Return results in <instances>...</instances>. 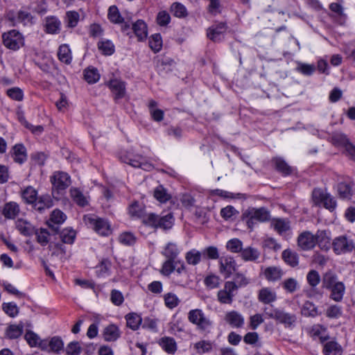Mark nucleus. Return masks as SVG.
Segmentation results:
<instances>
[{
    "label": "nucleus",
    "mask_w": 355,
    "mask_h": 355,
    "mask_svg": "<svg viewBox=\"0 0 355 355\" xmlns=\"http://www.w3.org/2000/svg\"><path fill=\"white\" fill-rule=\"evenodd\" d=\"M128 214L135 220H143V222H169L174 220L173 212L167 211L160 218L153 213H147L145 205L138 201L132 202L128 207Z\"/></svg>",
    "instance_id": "nucleus-1"
},
{
    "label": "nucleus",
    "mask_w": 355,
    "mask_h": 355,
    "mask_svg": "<svg viewBox=\"0 0 355 355\" xmlns=\"http://www.w3.org/2000/svg\"><path fill=\"white\" fill-rule=\"evenodd\" d=\"M189 321L196 326L200 332L208 334L212 329V321L205 315L201 309H196L189 311L188 313Z\"/></svg>",
    "instance_id": "nucleus-2"
},
{
    "label": "nucleus",
    "mask_w": 355,
    "mask_h": 355,
    "mask_svg": "<svg viewBox=\"0 0 355 355\" xmlns=\"http://www.w3.org/2000/svg\"><path fill=\"white\" fill-rule=\"evenodd\" d=\"M52 184V195L54 198L58 200L64 191L71 184L69 175L64 172H55L51 177Z\"/></svg>",
    "instance_id": "nucleus-3"
},
{
    "label": "nucleus",
    "mask_w": 355,
    "mask_h": 355,
    "mask_svg": "<svg viewBox=\"0 0 355 355\" xmlns=\"http://www.w3.org/2000/svg\"><path fill=\"white\" fill-rule=\"evenodd\" d=\"M312 199L315 205H322L326 209L333 211L336 207V201L326 190L314 189Z\"/></svg>",
    "instance_id": "nucleus-4"
},
{
    "label": "nucleus",
    "mask_w": 355,
    "mask_h": 355,
    "mask_svg": "<svg viewBox=\"0 0 355 355\" xmlns=\"http://www.w3.org/2000/svg\"><path fill=\"white\" fill-rule=\"evenodd\" d=\"M242 219L246 222L254 220L259 222H266L270 220V212L264 207L254 208L249 207L242 214Z\"/></svg>",
    "instance_id": "nucleus-5"
},
{
    "label": "nucleus",
    "mask_w": 355,
    "mask_h": 355,
    "mask_svg": "<svg viewBox=\"0 0 355 355\" xmlns=\"http://www.w3.org/2000/svg\"><path fill=\"white\" fill-rule=\"evenodd\" d=\"M3 45L11 50L16 51L24 45V37L21 34L16 31L12 30L2 35Z\"/></svg>",
    "instance_id": "nucleus-6"
},
{
    "label": "nucleus",
    "mask_w": 355,
    "mask_h": 355,
    "mask_svg": "<svg viewBox=\"0 0 355 355\" xmlns=\"http://www.w3.org/2000/svg\"><path fill=\"white\" fill-rule=\"evenodd\" d=\"M332 247L336 254L350 253L355 249L353 240L346 236L336 237L333 241Z\"/></svg>",
    "instance_id": "nucleus-7"
},
{
    "label": "nucleus",
    "mask_w": 355,
    "mask_h": 355,
    "mask_svg": "<svg viewBox=\"0 0 355 355\" xmlns=\"http://www.w3.org/2000/svg\"><path fill=\"white\" fill-rule=\"evenodd\" d=\"M236 291V286L234 283L230 281L225 282L224 288L218 293V300L223 304H231Z\"/></svg>",
    "instance_id": "nucleus-8"
},
{
    "label": "nucleus",
    "mask_w": 355,
    "mask_h": 355,
    "mask_svg": "<svg viewBox=\"0 0 355 355\" xmlns=\"http://www.w3.org/2000/svg\"><path fill=\"white\" fill-rule=\"evenodd\" d=\"M51 230L55 234H60L62 241L64 243L72 244L76 238V232L72 229H64L60 231V223H49Z\"/></svg>",
    "instance_id": "nucleus-9"
},
{
    "label": "nucleus",
    "mask_w": 355,
    "mask_h": 355,
    "mask_svg": "<svg viewBox=\"0 0 355 355\" xmlns=\"http://www.w3.org/2000/svg\"><path fill=\"white\" fill-rule=\"evenodd\" d=\"M8 19L13 23V25L22 24L25 26L33 24V17L30 12L26 11L20 10L17 15H15L12 12H10L8 14Z\"/></svg>",
    "instance_id": "nucleus-10"
},
{
    "label": "nucleus",
    "mask_w": 355,
    "mask_h": 355,
    "mask_svg": "<svg viewBox=\"0 0 355 355\" xmlns=\"http://www.w3.org/2000/svg\"><path fill=\"white\" fill-rule=\"evenodd\" d=\"M227 30L225 23L219 22L210 26L207 33L208 38L214 42H219L221 40L223 35Z\"/></svg>",
    "instance_id": "nucleus-11"
},
{
    "label": "nucleus",
    "mask_w": 355,
    "mask_h": 355,
    "mask_svg": "<svg viewBox=\"0 0 355 355\" xmlns=\"http://www.w3.org/2000/svg\"><path fill=\"white\" fill-rule=\"evenodd\" d=\"M297 243L302 249L304 250H310L315 245L317 239L311 232H303L299 236Z\"/></svg>",
    "instance_id": "nucleus-12"
},
{
    "label": "nucleus",
    "mask_w": 355,
    "mask_h": 355,
    "mask_svg": "<svg viewBox=\"0 0 355 355\" xmlns=\"http://www.w3.org/2000/svg\"><path fill=\"white\" fill-rule=\"evenodd\" d=\"M225 322L234 328H241L244 324V318L239 312L231 311L227 312L225 316Z\"/></svg>",
    "instance_id": "nucleus-13"
},
{
    "label": "nucleus",
    "mask_w": 355,
    "mask_h": 355,
    "mask_svg": "<svg viewBox=\"0 0 355 355\" xmlns=\"http://www.w3.org/2000/svg\"><path fill=\"white\" fill-rule=\"evenodd\" d=\"M236 262L232 257H223L220 261V271L221 273H224L226 277L230 276V275L235 270Z\"/></svg>",
    "instance_id": "nucleus-14"
},
{
    "label": "nucleus",
    "mask_w": 355,
    "mask_h": 355,
    "mask_svg": "<svg viewBox=\"0 0 355 355\" xmlns=\"http://www.w3.org/2000/svg\"><path fill=\"white\" fill-rule=\"evenodd\" d=\"M102 335L105 341L113 342L120 337L121 333L116 325L110 324L104 328Z\"/></svg>",
    "instance_id": "nucleus-15"
},
{
    "label": "nucleus",
    "mask_w": 355,
    "mask_h": 355,
    "mask_svg": "<svg viewBox=\"0 0 355 355\" xmlns=\"http://www.w3.org/2000/svg\"><path fill=\"white\" fill-rule=\"evenodd\" d=\"M109 87L115 99L121 98L124 96L125 86L123 82L117 79L112 80L109 83Z\"/></svg>",
    "instance_id": "nucleus-16"
},
{
    "label": "nucleus",
    "mask_w": 355,
    "mask_h": 355,
    "mask_svg": "<svg viewBox=\"0 0 355 355\" xmlns=\"http://www.w3.org/2000/svg\"><path fill=\"white\" fill-rule=\"evenodd\" d=\"M263 274L265 278L269 282L279 280L284 272L281 268L277 266H269L264 268Z\"/></svg>",
    "instance_id": "nucleus-17"
},
{
    "label": "nucleus",
    "mask_w": 355,
    "mask_h": 355,
    "mask_svg": "<svg viewBox=\"0 0 355 355\" xmlns=\"http://www.w3.org/2000/svg\"><path fill=\"white\" fill-rule=\"evenodd\" d=\"M258 300L263 304H270L277 300L276 293L270 288H263L259 291Z\"/></svg>",
    "instance_id": "nucleus-18"
},
{
    "label": "nucleus",
    "mask_w": 355,
    "mask_h": 355,
    "mask_svg": "<svg viewBox=\"0 0 355 355\" xmlns=\"http://www.w3.org/2000/svg\"><path fill=\"white\" fill-rule=\"evenodd\" d=\"M12 157L15 162L24 163L27 159V153L25 146L21 144L15 145L12 148Z\"/></svg>",
    "instance_id": "nucleus-19"
},
{
    "label": "nucleus",
    "mask_w": 355,
    "mask_h": 355,
    "mask_svg": "<svg viewBox=\"0 0 355 355\" xmlns=\"http://www.w3.org/2000/svg\"><path fill=\"white\" fill-rule=\"evenodd\" d=\"M132 30L139 41H143L146 39L148 35L147 25L143 20L139 19L134 23Z\"/></svg>",
    "instance_id": "nucleus-20"
},
{
    "label": "nucleus",
    "mask_w": 355,
    "mask_h": 355,
    "mask_svg": "<svg viewBox=\"0 0 355 355\" xmlns=\"http://www.w3.org/2000/svg\"><path fill=\"white\" fill-rule=\"evenodd\" d=\"M19 213V205L15 202H10L4 205L3 216L9 220H14Z\"/></svg>",
    "instance_id": "nucleus-21"
},
{
    "label": "nucleus",
    "mask_w": 355,
    "mask_h": 355,
    "mask_svg": "<svg viewBox=\"0 0 355 355\" xmlns=\"http://www.w3.org/2000/svg\"><path fill=\"white\" fill-rule=\"evenodd\" d=\"M329 290L331 291L330 298L335 302H340L345 292V286L342 282H338Z\"/></svg>",
    "instance_id": "nucleus-22"
},
{
    "label": "nucleus",
    "mask_w": 355,
    "mask_h": 355,
    "mask_svg": "<svg viewBox=\"0 0 355 355\" xmlns=\"http://www.w3.org/2000/svg\"><path fill=\"white\" fill-rule=\"evenodd\" d=\"M282 259L291 267H296L299 264V257L297 252L290 249L284 250L282 254Z\"/></svg>",
    "instance_id": "nucleus-23"
},
{
    "label": "nucleus",
    "mask_w": 355,
    "mask_h": 355,
    "mask_svg": "<svg viewBox=\"0 0 355 355\" xmlns=\"http://www.w3.org/2000/svg\"><path fill=\"white\" fill-rule=\"evenodd\" d=\"M273 317L272 315H271ZM275 320L287 326H291L296 321V316L294 314L286 313L279 309L275 314Z\"/></svg>",
    "instance_id": "nucleus-24"
},
{
    "label": "nucleus",
    "mask_w": 355,
    "mask_h": 355,
    "mask_svg": "<svg viewBox=\"0 0 355 355\" xmlns=\"http://www.w3.org/2000/svg\"><path fill=\"white\" fill-rule=\"evenodd\" d=\"M323 352L324 355H342L343 348L337 342L330 340L324 344Z\"/></svg>",
    "instance_id": "nucleus-25"
},
{
    "label": "nucleus",
    "mask_w": 355,
    "mask_h": 355,
    "mask_svg": "<svg viewBox=\"0 0 355 355\" xmlns=\"http://www.w3.org/2000/svg\"><path fill=\"white\" fill-rule=\"evenodd\" d=\"M70 196L78 206L85 207L88 205V197L85 196L78 189L71 188L70 189Z\"/></svg>",
    "instance_id": "nucleus-26"
},
{
    "label": "nucleus",
    "mask_w": 355,
    "mask_h": 355,
    "mask_svg": "<svg viewBox=\"0 0 355 355\" xmlns=\"http://www.w3.org/2000/svg\"><path fill=\"white\" fill-rule=\"evenodd\" d=\"M301 313L305 317L315 318L320 313L317 306L310 301H306L301 309Z\"/></svg>",
    "instance_id": "nucleus-27"
},
{
    "label": "nucleus",
    "mask_w": 355,
    "mask_h": 355,
    "mask_svg": "<svg viewBox=\"0 0 355 355\" xmlns=\"http://www.w3.org/2000/svg\"><path fill=\"white\" fill-rule=\"evenodd\" d=\"M338 282V276L331 270L326 272L322 278V286L327 289H329Z\"/></svg>",
    "instance_id": "nucleus-28"
},
{
    "label": "nucleus",
    "mask_w": 355,
    "mask_h": 355,
    "mask_svg": "<svg viewBox=\"0 0 355 355\" xmlns=\"http://www.w3.org/2000/svg\"><path fill=\"white\" fill-rule=\"evenodd\" d=\"M241 252L242 259L246 261H254L260 256L259 250L252 247L243 249Z\"/></svg>",
    "instance_id": "nucleus-29"
},
{
    "label": "nucleus",
    "mask_w": 355,
    "mask_h": 355,
    "mask_svg": "<svg viewBox=\"0 0 355 355\" xmlns=\"http://www.w3.org/2000/svg\"><path fill=\"white\" fill-rule=\"evenodd\" d=\"M160 345L168 354H174L177 350V344L174 338L171 337L162 338Z\"/></svg>",
    "instance_id": "nucleus-30"
},
{
    "label": "nucleus",
    "mask_w": 355,
    "mask_h": 355,
    "mask_svg": "<svg viewBox=\"0 0 355 355\" xmlns=\"http://www.w3.org/2000/svg\"><path fill=\"white\" fill-rule=\"evenodd\" d=\"M53 205V202L51 197L49 195H44L40 196L35 202L34 208L40 211H42L45 208H49Z\"/></svg>",
    "instance_id": "nucleus-31"
},
{
    "label": "nucleus",
    "mask_w": 355,
    "mask_h": 355,
    "mask_svg": "<svg viewBox=\"0 0 355 355\" xmlns=\"http://www.w3.org/2000/svg\"><path fill=\"white\" fill-rule=\"evenodd\" d=\"M125 319L127 326L132 330H137L142 322L140 315L135 313L126 315Z\"/></svg>",
    "instance_id": "nucleus-32"
},
{
    "label": "nucleus",
    "mask_w": 355,
    "mask_h": 355,
    "mask_svg": "<svg viewBox=\"0 0 355 355\" xmlns=\"http://www.w3.org/2000/svg\"><path fill=\"white\" fill-rule=\"evenodd\" d=\"M58 56L61 62L67 64L71 63V51L69 47L67 44H62L59 47Z\"/></svg>",
    "instance_id": "nucleus-33"
},
{
    "label": "nucleus",
    "mask_w": 355,
    "mask_h": 355,
    "mask_svg": "<svg viewBox=\"0 0 355 355\" xmlns=\"http://www.w3.org/2000/svg\"><path fill=\"white\" fill-rule=\"evenodd\" d=\"M46 31L49 33L54 34L60 30V22L53 17H47L46 19Z\"/></svg>",
    "instance_id": "nucleus-34"
},
{
    "label": "nucleus",
    "mask_w": 355,
    "mask_h": 355,
    "mask_svg": "<svg viewBox=\"0 0 355 355\" xmlns=\"http://www.w3.org/2000/svg\"><path fill=\"white\" fill-rule=\"evenodd\" d=\"M338 192L340 198L349 199L353 194L352 185L345 182H340L338 184Z\"/></svg>",
    "instance_id": "nucleus-35"
},
{
    "label": "nucleus",
    "mask_w": 355,
    "mask_h": 355,
    "mask_svg": "<svg viewBox=\"0 0 355 355\" xmlns=\"http://www.w3.org/2000/svg\"><path fill=\"white\" fill-rule=\"evenodd\" d=\"M85 80L89 84L96 83L100 78V75L96 68H87L84 71Z\"/></svg>",
    "instance_id": "nucleus-36"
},
{
    "label": "nucleus",
    "mask_w": 355,
    "mask_h": 355,
    "mask_svg": "<svg viewBox=\"0 0 355 355\" xmlns=\"http://www.w3.org/2000/svg\"><path fill=\"white\" fill-rule=\"evenodd\" d=\"M21 197L26 202L29 204L34 203L37 200V191L32 187H28L23 191Z\"/></svg>",
    "instance_id": "nucleus-37"
},
{
    "label": "nucleus",
    "mask_w": 355,
    "mask_h": 355,
    "mask_svg": "<svg viewBox=\"0 0 355 355\" xmlns=\"http://www.w3.org/2000/svg\"><path fill=\"white\" fill-rule=\"evenodd\" d=\"M92 228L101 236H108L112 234V229L109 223H90Z\"/></svg>",
    "instance_id": "nucleus-38"
},
{
    "label": "nucleus",
    "mask_w": 355,
    "mask_h": 355,
    "mask_svg": "<svg viewBox=\"0 0 355 355\" xmlns=\"http://www.w3.org/2000/svg\"><path fill=\"white\" fill-rule=\"evenodd\" d=\"M108 19L110 21L114 24L123 23V18L121 16V14L115 6H112L108 10Z\"/></svg>",
    "instance_id": "nucleus-39"
},
{
    "label": "nucleus",
    "mask_w": 355,
    "mask_h": 355,
    "mask_svg": "<svg viewBox=\"0 0 355 355\" xmlns=\"http://www.w3.org/2000/svg\"><path fill=\"white\" fill-rule=\"evenodd\" d=\"M306 280L309 286L314 288L320 284L321 278L318 271L311 270L306 275Z\"/></svg>",
    "instance_id": "nucleus-40"
},
{
    "label": "nucleus",
    "mask_w": 355,
    "mask_h": 355,
    "mask_svg": "<svg viewBox=\"0 0 355 355\" xmlns=\"http://www.w3.org/2000/svg\"><path fill=\"white\" fill-rule=\"evenodd\" d=\"M194 349L198 354L207 353L212 349V343L209 340H200L194 344Z\"/></svg>",
    "instance_id": "nucleus-41"
},
{
    "label": "nucleus",
    "mask_w": 355,
    "mask_h": 355,
    "mask_svg": "<svg viewBox=\"0 0 355 355\" xmlns=\"http://www.w3.org/2000/svg\"><path fill=\"white\" fill-rule=\"evenodd\" d=\"M149 46L155 52H159L162 46V40L160 34L153 35L149 40Z\"/></svg>",
    "instance_id": "nucleus-42"
},
{
    "label": "nucleus",
    "mask_w": 355,
    "mask_h": 355,
    "mask_svg": "<svg viewBox=\"0 0 355 355\" xmlns=\"http://www.w3.org/2000/svg\"><path fill=\"white\" fill-rule=\"evenodd\" d=\"M154 197L160 202H165L171 198V196L162 185L155 188Z\"/></svg>",
    "instance_id": "nucleus-43"
},
{
    "label": "nucleus",
    "mask_w": 355,
    "mask_h": 355,
    "mask_svg": "<svg viewBox=\"0 0 355 355\" xmlns=\"http://www.w3.org/2000/svg\"><path fill=\"white\" fill-rule=\"evenodd\" d=\"M282 287L288 293H293L298 289L299 284L295 278L291 277L285 279L282 282Z\"/></svg>",
    "instance_id": "nucleus-44"
},
{
    "label": "nucleus",
    "mask_w": 355,
    "mask_h": 355,
    "mask_svg": "<svg viewBox=\"0 0 355 355\" xmlns=\"http://www.w3.org/2000/svg\"><path fill=\"white\" fill-rule=\"evenodd\" d=\"M23 332V326L22 325H15L11 324L10 325L7 330L6 334L7 336L10 339L17 338H19Z\"/></svg>",
    "instance_id": "nucleus-45"
},
{
    "label": "nucleus",
    "mask_w": 355,
    "mask_h": 355,
    "mask_svg": "<svg viewBox=\"0 0 355 355\" xmlns=\"http://www.w3.org/2000/svg\"><path fill=\"white\" fill-rule=\"evenodd\" d=\"M50 351L54 353H60L64 347V343L62 339L58 336L53 337L49 340Z\"/></svg>",
    "instance_id": "nucleus-46"
},
{
    "label": "nucleus",
    "mask_w": 355,
    "mask_h": 355,
    "mask_svg": "<svg viewBox=\"0 0 355 355\" xmlns=\"http://www.w3.org/2000/svg\"><path fill=\"white\" fill-rule=\"evenodd\" d=\"M239 214V211L232 206H227L220 210L222 218L225 220H234V216Z\"/></svg>",
    "instance_id": "nucleus-47"
},
{
    "label": "nucleus",
    "mask_w": 355,
    "mask_h": 355,
    "mask_svg": "<svg viewBox=\"0 0 355 355\" xmlns=\"http://www.w3.org/2000/svg\"><path fill=\"white\" fill-rule=\"evenodd\" d=\"M202 253L196 250H192L186 254V259L188 263L192 265L198 264L201 259Z\"/></svg>",
    "instance_id": "nucleus-48"
},
{
    "label": "nucleus",
    "mask_w": 355,
    "mask_h": 355,
    "mask_svg": "<svg viewBox=\"0 0 355 355\" xmlns=\"http://www.w3.org/2000/svg\"><path fill=\"white\" fill-rule=\"evenodd\" d=\"M242 242L239 239H232L227 243L226 248L230 252L236 253L242 250Z\"/></svg>",
    "instance_id": "nucleus-49"
},
{
    "label": "nucleus",
    "mask_w": 355,
    "mask_h": 355,
    "mask_svg": "<svg viewBox=\"0 0 355 355\" xmlns=\"http://www.w3.org/2000/svg\"><path fill=\"white\" fill-rule=\"evenodd\" d=\"M35 234L37 236V242L42 245H46L49 243V236L50 234L46 229L40 228L39 230H36Z\"/></svg>",
    "instance_id": "nucleus-50"
},
{
    "label": "nucleus",
    "mask_w": 355,
    "mask_h": 355,
    "mask_svg": "<svg viewBox=\"0 0 355 355\" xmlns=\"http://www.w3.org/2000/svg\"><path fill=\"white\" fill-rule=\"evenodd\" d=\"M121 159L123 162L127 163L133 167L139 168L141 162L144 159V157L141 155L124 156L121 157Z\"/></svg>",
    "instance_id": "nucleus-51"
},
{
    "label": "nucleus",
    "mask_w": 355,
    "mask_h": 355,
    "mask_svg": "<svg viewBox=\"0 0 355 355\" xmlns=\"http://www.w3.org/2000/svg\"><path fill=\"white\" fill-rule=\"evenodd\" d=\"M98 47L105 55H110L114 52V46L110 40L98 42Z\"/></svg>",
    "instance_id": "nucleus-52"
},
{
    "label": "nucleus",
    "mask_w": 355,
    "mask_h": 355,
    "mask_svg": "<svg viewBox=\"0 0 355 355\" xmlns=\"http://www.w3.org/2000/svg\"><path fill=\"white\" fill-rule=\"evenodd\" d=\"M332 143L338 146H345L349 142L346 135L341 132H334L331 136Z\"/></svg>",
    "instance_id": "nucleus-53"
},
{
    "label": "nucleus",
    "mask_w": 355,
    "mask_h": 355,
    "mask_svg": "<svg viewBox=\"0 0 355 355\" xmlns=\"http://www.w3.org/2000/svg\"><path fill=\"white\" fill-rule=\"evenodd\" d=\"M275 166L277 171L284 175H288L291 173V167L281 158L275 159Z\"/></svg>",
    "instance_id": "nucleus-54"
},
{
    "label": "nucleus",
    "mask_w": 355,
    "mask_h": 355,
    "mask_svg": "<svg viewBox=\"0 0 355 355\" xmlns=\"http://www.w3.org/2000/svg\"><path fill=\"white\" fill-rule=\"evenodd\" d=\"M17 228L24 236H31L36 232V230L31 225V223H19Z\"/></svg>",
    "instance_id": "nucleus-55"
},
{
    "label": "nucleus",
    "mask_w": 355,
    "mask_h": 355,
    "mask_svg": "<svg viewBox=\"0 0 355 355\" xmlns=\"http://www.w3.org/2000/svg\"><path fill=\"white\" fill-rule=\"evenodd\" d=\"M164 256L168 259L174 260L178 254V250L173 243H168L164 252Z\"/></svg>",
    "instance_id": "nucleus-56"
},
{
    "label": "nucleus",
    "mask_w": 355,
    "mask_h": 355,
    "mask_svg": "<svg viewBox=\"0 0 355 355\" xmlns=\"http://www.w3.org/2000/svg\"><path fill=\"white\" fill-rule=\"evenodd\" d=\"M3 311L9 316L14 318L19 313V309L17 306L12 302L5 303L3 304Z\"/></svg>",
    "instance_id": "nucleus-57"
},
{
    "label": "nucleus",
    "mask_w": 355,
    "mask_h": 355,
    "mask_svg": "<svg viewBox=\"0 0 355 355\" xmlns=\"http://www.w3.org/2000/svg\"><path fill=\"white\" fill-rule=\"evenodd\" d=\"M171 11L173 12V15L178 17H183L187 15L186 8L182 4L178 2L172 4Z\"/></svg>",
    "instance_id": "nucleus-58"
},
{
    "label": "nucleus",
    "mask_w": 355,
    "mask_h": 355,
    "mask_svg": "<svg viewBox=\"0 0 355 355\" xmlns=\"http://www.w3.org/2000/svg\"><path fill=\"white\" fill-rule=\"evenodd\" d=\"M80 15L76 11H68L66 13V19L68 26L69 27H75L79 20Z\"/></svg>",
    "instance_id": "nucleus-59"
},
{
    "label": "nucleus",
    "mask_w": 355,
    "mask_h": 355,
    "mask_svg": "<svg viewBox=\"0 0 355 355\" xmlns=\"http://www.w3.org/2000/svg\"><path fill=\"white\" fill-rule=\"evenodd\" d=\"M6 94L10 98L18 101H21L24 97L23 91L19 87L8 89Z\"/></svg>",
    "instance_id": "nucleus-60"
},
{
    "label": "nucleus",
    "mask_w": 355,
    "mask_h": 355,
    "mask_svg": "<svg viewBox=\"0 0 355 355\" xmlns=\"http://www.w3.org/2000/svg\"><path fill=\"white\" fill-rule=\"evenodd\" d=\"M297 70L305 76H311L315 71V67L313 64L299 63Z\"/></svg>",
    "instance_id": "nucleus-61"
},
{
    "label": "nucleus",
    "mask_w": 355,
    "mask_h": 355,
    "mask_svg": "<svg viewBox=\"0 0 355 355\" xmlns=\"http://www.w3.org/2000/svg\"><path fill=\"white\" fill-rule=\"evenodd\" d=\"M164 302L167 307L173 309L178 305L179 300L175 294L168 293L164 295Z\"/></svg>",
    "instance_id": "nucleus-62"
},
{
    "label": "nucleus",
    "mask_w": 355,
    "mask_h": 355,
    "mask_svg": "<svg viewBox=\"0 0 355 355\" xmlns=\"http://www.w3.org/2000/svg\"><path fill=\"white\" fill-rule=\"evenodd\" d=\"M119 242L126 245H132L135 243V237L130 232H124L119 236Z\"/></svg>",
    "instance_id": "nucleus-63"
},
{
    "label": "nucleus",
    "mask_w": 355,
    "mask_h": 355,
    "mask_svg": "<svg viewBox=\"0 0 355 355\" xmlns=\"http://www.w3.org/2000/svg\"><path fill=\"white\" fill-rule=\"evenodd\" d=\"M330 10L334 12L340 20H345L346 15L344 13L343 6L338 3H331L329 6Z\"/></svg>",
    "instance_id": "nucleus-64"
}]
</instances>
